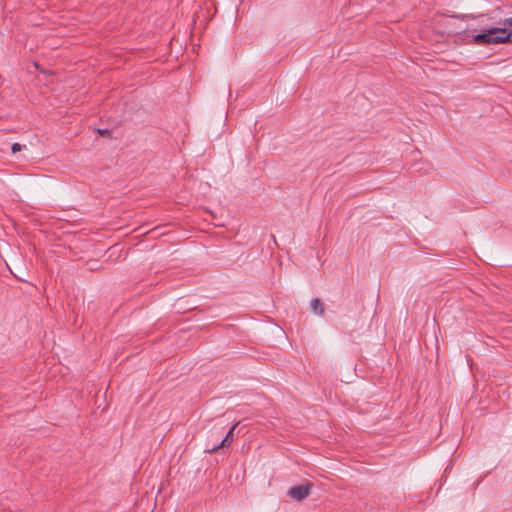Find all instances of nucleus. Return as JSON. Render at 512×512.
<instances>
[{
  "label": "nucleus",
  "mask_w": 512,
  "mask_h": 512,
  "mask_svg": "<svg viewBox=\"0 0 512 512\" xmlns=\"http://www.w3.org/2000/svg\"><path fill=\"white\" fill-rule=\"evenodd\" d=\"M471 43L487 46L491 44L509 43L512 44V30L505 27H491L483 29L480 33L472 36Z\"/></svg>",
  "instance_id": "f257e3e1"
},
{
  "label": "nucleus",
  "mask_w": 512,
  "mask_h": 512,
  "mask_svg": "<svg viewBox=\"0 0 512 512\" xmlns=\"http://www.w3.org/2000/svg\"><path fill=\"white\" fill-rule=\"evenodd\" d=\"M312 487V483L297 485L290 488L287 495L294 500L303 501L310 495Z\"/></svg>",
  "instance_id": "f03ea898"
},
{
  "label": "nucleus",
  "mask_w": 512,
  "mask_h": 512,
  "mask_svg": "<svg viewBox=\"0 0 512 512\" xmlns=\"http://www.w3.org/2000/svg\"><path fill=\"white\" fill-rule=\"evenodd\" d=\"M238 424L239 423L234 424L229 429V431L227 432L226 436L222 439V441L218 445H213L212 447H207L205 449V452L214 453V452L218 451L221 448L228 447L230 445V443H231V438L233 436V432L236 429Z\"/></svg>",
  "instance_id": "7ed1b4c3"
},
{
  "label": "nucleus",
  "mask_w": 512,
  "mask_h": 512,
  "mask_svg": "<svg viewBox=\"0 0 512 512\" xmlns=\"http://www.w3.org/2000/svg\"><path fill=\"white\" fill-rule=\"evenodd\" d=\"M311 308L315 313H318L319 315L324 314V305L319 298H314L311 301Z\"/></svg>",
  "instance_id": "20e7f679"
},
{
  "label": "nucleus",
  "mask_w": 512,
  "mask_h": 512,
  "mask_svg": "<svg viewBox=\"0 0 512 512\" xmlns=\"http://www.w3.org/2000/svg\"><path fill=\"white\" fill-rule=\"evenodd\" d=\"M498 24L501 26V27H512V17H508V18H505V19H501Z\"/></svg>",
  "instance_id": "39448f33"
},
{
  "label": "nucleus",
  "mask_w": 512,
  "mask_h": 512,
  "mask_svg": "<svg viewBox=\"0 0 512 512\" xmlns=\"http://www.w3.org/2000/svg\"><path fill=\"white\" fill-rule=\"evenodd\" d=\"M24 146H22L21 144L19 143H13L12 146H11V151L12 153H16V152H19L22 150Z\"/></svg>",
  "instance_id": "423d86ee"
},
{
  "label": "nucleus",
  "mask_w": 512,
  "mask_h": 512,
  "mask_svg": "<svg viewBox=\"0 0 512 512\" xmlns=\"http://www.w3.org/2000/svg\"><path fill=\"white\" fill-rule=\"evenodd\" d=\"M98 133L101 135V136H109L110 135V131L108 129H99L98 130Z\"/></svg>",
  "instance_id": "0eeeda50"
}]
</instances>
